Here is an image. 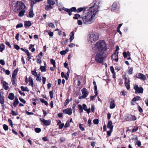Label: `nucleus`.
Returning <instances> with one entry per match:
<instances>
[{
	"label": "nucleus",
	"instance_id": "obj_18",
	"mask_svg": "<svg viewBox=\"0 0 148 148\" xmlns=\"http://www.w3.org/2000/svg\"><path fill=\"white\" fill-rule=\"evenodd\" d=\"M130 78H129L127 80L125 81V85L128 90H129L130 88Z\"/></svg>",
	"mask_w": 148,
	"mask_h": 148
},
{
	"label": "nucleus",
	"instance_id": "obj_17",
	"mask_svg": "<svg viewBox=\"0 0 148 148\" xmlns=\"http://www.w3.org/2000/svg\"><path fill=\"white\" fill-rule=\"evenodd\" d=\"M119 7V3L116 2H114L112 6V10H114L117 9Z\"/></svg>",
	"mask_w": 148,
	"mask_h": 148
},
{
	"label": "nucleus",
	"instance_id": "obj_24",
	"mask_svg": "<svg viewBox=\"0 0 148 148\" xmlns=\"http://www.w3.org/2000/svg\"><path fill=\"white\" fill-rule=\"evenodd\" d=\"M45 10L47 11H48L49 10L52 9L54 7V6H52L51 5H45Z\"/></svg>",
	"mask_w": 148,
	"mask_h": 148
},
{
	"label": "nucleus",
	"instance_id": "obj_52",
	"mask_svg": "<svg viewBox=\"0 0 148 148\" xmlns=\"http://www.w3.org/2000/svg\"><path fill=\"white\" fill-rule=\"evenodd\" d=\"M93 122L95 124H97L99 123V120L98 119H95L93 120Z\"/></svg>",
	"mask_w": 148,
	"mask_h": 148
},
{
	"label": "nucleus",
	"instance_id": "obj_35",
	"mask_svg": "<svg viewBox=\"0 0 148 148\" xmlns=\"http://www.w3.org/2000/svg\"><path fill=\"white\" fill-rule=\"evenodd\" d=\"M40 1V0H31V4L34 5L36 3L39 2Z\"/></svg>",
	"mask_w": 148,
	"mask_h": 148
},
{
	"label": "nucleus",
	"instance_id": "obj_1",
	"mask_svg": "<svg viewBox=\"0 0 148 148\" xmlns=\"http://www.w3.org/2000/svg\"><path fill=\"white\" fill-rule=\"evenodd\" d=\"M98 11L97 10H96L90 7L86 16L82 17V19L84 23L88 24L92 23L93 20L95 19V15Z\"/></svg>",
	"mask_w": 148,
	"mask_h": 148
},
{
	"label": "nucleus",
	"instance_id": "obj_61",
	"mask_svg": "<svg viewBox=\"0 0 148 148\" xmlns=\"http://www.w3.org/2000/svg\"><path fill=\"white\" fill-rule=\"evenodd\" d=\"M70 126V124L69 123V121L66 122V123L64 125V127L65 128L68 127Z\"/></svg>",
	"mask_w": 148,
	"mask_h": 148
},
{
	"label": "nucleus",
	"instance_id": "obj_43",
	"mask_svg": "<svg viewBox=\"0 0 148 148\" xmlns=\"http://www.w3.org/2000/svg\"><path fill=\"white\" fill-rule=\"evenodd\" d=\"M36 77V80L37 81H39L40 82H41V79L40 77V74H39L38 75H37Z\"/></svg>",
	"mask_w": 148,
	"mask_h": 148
},
{
	"label": "nucleus",
	"instance_id": "obj_15",
	"mask_svg": "<svg viewBox=\"0 0 148 148\" xmlns=\"http://www.w3.org/2000/svg\"><path fill=\"white\" fill-rule=\"evenodd\" d=\"M4 102V97L3 96V93L1 92L0 93V103L2 104V106L3 107Z\"/></svg>",
	"mask_w": 148,
	"mask_h": 148
},
{
	"label": "nucleus",
	"instance_id": "obj_42",
	"mask_svg": "<svg viewBox=\"0 0 148 148\" xmlns=\"http://www.w3.org/2000/svg\"><path fill=\"white\" fill-rule=\"evenodd\" d=\"M36 70L35 69H34V71H31V73L33 75H34L35 76H36L37 75H38V74H37V72L36 71Z\"/></svg>",
	"mask_w": 148,
	"mask_h": 148
},
{
	"label": "nucleus",
	"instance_id": "obj_58",
	"mask_svg": "<svg viewBox=\"0 0 148 148\" xmlns=\"http://www.w3.org/2000/svg\"><path fill=\"white\" fill-rule=\"evenodd\" d=\"M138 110L140 112L142 113L143 112V110L142 108L140 106H138Z\"/></svg>",
	"mask_w": 148,
	"mask_h": 148
},
{
	"label": "nucleus",
	"instance_id": "obj_5",
	"mask_svg": "<svg viewBox=\"0 0 148 148\" xmlns=\"http://www.w3.org/2000/svg\"><path fill=\"white\" fill-rule=\"evenodd\" d=\"M93 4L90 7L94 9L95 10H97L99 11L98 9L99 8V4L100 2V0H93Z\"/></svg>",
	"mask_w": 148,
	"mask_h": 148
},
{
	"label": "nucleus",
	"instance_id": "obj_32",
	"mask_svg": "<svg viewBox=\"0 0 148 148\" xmlns=\"http://www.w3.org/2000/svg\"><path fill=\"white\" fill-rule=\"evenodd\" d=\"M21 88L23 91L28 92L29 90L28 89V88L27 86L24 87V86H22L21 87Z\"/></svg>",
	"mask_w": 148,
	"mask_h": 148
},
{
	"label": "nucleus",
	"instance_id": "obj_25",
	"mask_svg": "<svg viewBox=\"0 0 148 148\" xmlns=\"http://www.w3.org/2000/svg\"><path fill=\"white\" fill-rule=\"evenodd\" d=\"M47 3L52 6L55 4V2L53 0H47Z\"/></svg>",
	"mask_w": 148,
	"mask_h": 148
},
{
	"label": "nucleus",
	"instance_id": "obj_6",
	"mask_svg": "<svg viewBox=\"0 0 148 148\" xmlns=\"http://www.w3.org/2000/svg\"><path fill=\"white\" fill-rule=\"evenodd\" d=\"M99 38V36L97 34H90L89 38V40L91 43L96 41Z\"/></svg>",
	"mask_w": 148,
	"mask_h": 148
},
{
	"label": "nucleus",
	"instance_id": "obj_22",
	"mask_svg": "<svg viewBox=\"0 0 148 148\" xmlns=\"http://www.w3.org/2000/svg\"><path fill=\"white\" fill-rule=\"evenodd\" d=\"M74 31H72L70 34V42H71L72 40L74 39Z\"/></svg>",
	"mask_w": 148,
	"mask_h": 148
},
{
	"label": "nucleus",
	"instance_id": "obj_13",
	"mask_svg": "<svg viewBox=\"0 0 148 148\" xmlns=\"http://www.w3.org/2000/svg\"><path fill=\"white\" fill-rule=\"evenodd\" d=\"M63 112L64 114H67L69 115H70L72 113V110L71 108H67L63 110Z\"/></svg>",
	"mask_w": 148,
	"mask_h": 148
},
{
	"label": "nucleus",
	"instance_id": "obj_8",
	"mask_svg": "<svg viewBox=\"0 0 148 148\" xmlns=\"http://www.w3.org/2000/svg\"><path fill=\"white\" fill-rule=\"evenodd\" d=\"M134 89L135 90V93L136 94L143 93V89L142 87H139L138 85L135 84L134 86Z\"/></svg>",
	"mask_w": 148,
	"mask_h": 148
},
{
	"label": "nucleus",
	"instance_id": "obj_53",
	"mask_svg": "<svg viewBox=\"0 0 148 148\" xmlns=\"http://www.w3.org/2000/svg\"><path fill=\"white\" fill-rule=\"evenodd\" d=\"M41 59V58L40 57H38L37 60V63H39V64H41L42 62Z\"/></svg>",
	"mask_w": 148,
	"mask_h": 148
},
{
	"label": "nucleus",
	"instance_id": "obj_44",
	"mask_svg": "<svg viewBox=\"0 0 148 148\" xmlns=\"http://www.w3.org/2000/svg\"><path fill=\"white\" fill-rule=\"evenodd\" d=\"M3 128L5 131H6L8 130V127L7 125L4 124L3 125Z\"/></svg>",
	"mask_w": 148,
	"mask_h": 148
},
{
	"label": "nucleus",
	"instance_id": "obj_47",
	"mask_svg": "<svg viewBox=\"0 0 148 148\" xmlns=\"http://www.w3.org/2000/svg\"><path fill=\"white\" fill-rule=\"evenodd\" d=\"M23 26V24L22 23H20L19 24H18L16 26V28H18L22 27Z\"/></svg>",
	"mask_w": 148,
	"mask_h": 148
},
{
	"label": "nucleus",
	"instance_id": "obj_11",
	"mask_svg": "<svg viewBox=\"0 0 148 148\" xmlns=\"http://www.w3.org/2000/svg\"><path fill=\"white\" fill-rule=\"evenodd\" d=\"M1 83L3 85V87L5 90H7L9 88V86L7 85L8 84L5 81H4L3 79L1 80Z\"/></svg>",
	"mask_w": 148,
	"mask_h": 148
},
{
	"label": "nucleus",
	"instance_id": "obj_16",
	"mask_svg": "<svg viewBox=\"0 0 148 148\" xmlns=\"http://www.w3.org/2000/svg\"><path fill=\"white\" fill-rule=\"evenodd\" d=\"M40 120L45 125H49L51 124V121L50 120H46L43 118H41Z\"/></svg>",
	"mask_w": 148,
	"mask_h": 148
},
{
	"label": "nucleus",
	"instance_id": "obj_9",
	"mask_svg": "<svg viewBox=\"0 0 148 148\" xmlns=\"http://www.w3.org/2000/svg\"><path fill=\"white\" fill-rule=\"evenodd\" d=\"M136 76L137 78L140 79L143 81H145L146 79V76L141 73H137L136 74Z\"/></svg>",
	"mask_w": 148,
	"mask_h": 148
},
{
	"label": "nucleus",
	"instance_id": "obj_55",
	"mask_svg": "<svg viewBox=\"0 0 148 148\" xmlns=\"http://www.w3.org/2000/svg\"><path fill=\"white\" fill-rule=\"evenodd\" d=\"M112 131L113 130H111V129H110L109 131H107V134L108 135V136H110L111 133L112 132Z\"/></svg>",
	"mask_w": 148,
	"mask_h": 148
},
{
	"label": "nucleus",
	"instance_id": "obj_45",
	"mask_svg": "<svg viewBox=\"0 0 148 148\" xmlns=\"http://www.w3.org/2000/svg\"><path fill=\"white\" fill-rule=\"evenodd\" d=\"M41 129L39 128H36L35 129V131L36 133H40L41 131Z\"/></svg>",
	"mask_w": 148,
	"mask_h": 148
},
{
	"label": "nucleus",
	"instance_id": "obj_62",
	"mask_svg": "<svg viewBox=\"0 0 148 148\" xmlns=\"http://www.w3.org/2000/svg\"><path fill=\"white\" fill-rule=\"evenodd\" d=\"M11 114H12L13 116H15L17 115V114L13 110L11 111Z\"/></svg>",
	"mask_w": 148,
	"mask_h": 148
},
{
	"label": "nucleus",
	"instance_id": "obj_26",
	"mask_svg": "<svg viewBox=\"0 0 148 148\" xmlns=\"http://www.w3.org/2000/svg\"><path fill=\"white\" fill-rule=\"evenodd\" d=\"M19 101L17 98H15L13 103V105L14 107H16Z\"/></svg>",
	"mask_w": 148,
	"mask_h": 148
},
{
	"label": "nucleus",
	"instance_id": "obj_30",
	"mask_svg": "<svg viewBox=\"0 0 148 148\" xmlns=\"http://www.w3.org/2000/svg\"><path fill=\"white\" fill-rule=\"evenodd\" d=\"M72 100V98H71L70 99H67L64 103V106L65 107H66L67 104L69 103Z\"/></svg>",
	"mask_w": 148,
	"mask_h": 148
},
{
	"label": "nucleus",
	"instance_id": "obj_57",
	"mask_svg": "<svg viewBox=\"0 0 148 148\" xmlns=\"http://www.w3.org/2000/svg\"><path fill=\"white\" fill-rule=\"evenodd\" d=\"M110 69L112 73H115L114 68L113 66H111L110 67Z\"/></svg>",
	"mask_w": 148,
	"mask_h": 148
},
{
	"label": "nucleus",
	"instance_id": "obj_50",
	"mask_svg": "<svg viewBox=\"0 0 148 148\" xmlns=\"http://www.w3.org/2000/svg\"><path fill=\"white\" fill-rule=\"evenodd\" d=\"M19 100H20V101L21 102H22L24 104H25L26 103V101L25 100L23 99L22 98H21L20 97L19 98Z\"/></svg>",
	"mask_w": 148,
	"mask_h": 148
},
{
	"label": "nucleus",
	"instance_id": "obj_4",
	"mask_svg": "<svg viewBox=\"0 0 148 148\" xmlns=\"http://www.w3.org/2000/svg\"><path fill=\"white\" fill-rule=\"evenodd\" d=\"M14 8V11L16 12L21 10L25 9L26 6L24 3L22 1H18L16 2Z\"/></svg>",
	"mask_w": 148,
	"mask_h": 148
},
{
	"label": "nucleus",
	"instance_id": "obj_31",
	"mask_svg": "<svg viewBox=\"0 0 148 148\" xmlns=\"http://www.w3.org/2000/svg\"><path fill=\"white\" fill-rule=\"evenodd\" d=\"M119 52H117V55H114V56H113L114 58H113L112 57V59L113 60H114L115 61H116V62H117L118 61V53Z\"/></svg>",
	"mask_w": 148,
	"mask_h": 148
},
{
	"label": "nucleus",
	"instance_id": "obj_28",
	"mask_svg": "<svg viewBox=\"0 0 148 148\" xmlns=\"http://www.w3.org/2000/svg\"><path fill=\"white\" fill-rule=\"evenodd\" d=\"M18 70V68L16 69H14L12 73V76L16 77L17 75Z\"/></svg>",
	"mask_w": 148,
	"mask_h": 148
},
{
	"label": "nucleus",
	"instance_id": "obj_12",
	"mask_svg": "<svg viewBox=\"0 0 148 148\" xmlns=\"http://www.w3.org/2000/svg\"><path fill=\"white\" fill-rule=\"evenodd\" d=\"M33 5H30L31 8L30 9L29 11V15L27 16L30 18H32L34 15V14L33 13Z\"/></svg>",
	"mask_w": 148,
	"mask_h": 148
},
{
	"label": "nucleus",
	"instance_id": "obj_38",
	"mask_svg": "<svg viewBox=\"0 0 148 148\" xmlns=\"http://www.w3.org/2000/svg\"><path fill=\"white\" fill-rule=\"evenodd\" d=\"M40 69L41 71L45 72L46 71V67L45 66H40Z\"/></svg>",
	"mask_w": 148,
	"mask_h": 148
},
{
	"label": "nucleus",
	"instance_id": "obj_2",
	"mask_svg": "<svg viewBox=\"0 0 148 148\" xmlns=\"http://www.w3.org/2000/svg\"><path fill=\"white\" fill-rule=\"evenodd\" d=\"M107 47L105 42L100 40L96 43L95 46L92 48L93 51L96 52H104L106 51Z\"/></svg>",
	"mask_w": 148,
	"mask_h": 148
},
{
	"label": "nucleus",
	"instance_id": "obj_60",
	"mask_svg": "<svg viewBox=\"0 0 148 148\" xmlns=\"http://www.w3.org/2000/svg\"><path fill=\"white\" fill-rule=\"evenodd\" d=\"M60 53L61 55H64L66 53V50L62 51H61Z\"/></svg>",
	"mask_w": 148,
	"mask_h": 148
},
{
	"label": "nucleus",
	"instance_id": "obj_46",
	"mask_svg": "<svg viewBox=\"0 0 148 148\" xmlns=\"http://www.w3.org/2000/svg\"><path fill=\"white\" fill-rule=\"evenodd\" d=\"M138 129V127L137 126H135L133 129L132 132H136Z\"/></svg>",
	"mask_w": 148,
	"mask_h": 148
},
{
	"label": "nucleus",
	"instance_id": "obj_56",
	"mask_svg": "<svg viewBox=\"0 0 148 148\" xmlns=\"http://www.w3.org/2000/svg\"><path fill=\"white\" fill-rule=\"evenodd\" d=\"M8 121L9 122V123L10 124V125L12 127L13 126V123H12V120L10 119H9L8 120Z\"/></svg>",
	"mask_w": 148,
	"mask_h": 148
},
{
	"label": "nucleus",
	"instance_id": "obj_34",
	"mask_svg": "<svg viewBox=\"0 0 148 148\" xmlns=\"http://www.w3.org/2000/svg\"><path fill=\"white\" fill-rule=\"evenodd\" d=\"M5 47L3 43H2L0 45V52H2L4 49Z\"/></svg>",
	"mask_w": 148,
	"mask_h": 148
},
{
	"label": "nucleus",
	"instance_id": "obj_63",
	"mask_svg": "<svg viewBox=\"0 0 148 148\" xmlns=\"http://www.w3.org/2000/svg\"><path fill=\"white\" fill-rule=\"evenodd\" d=\"M49 27H52V28H55V26H54V24L53 23H50L49 24Z\"/></svg>",
	"mask_w": 148,
	"mask_h": 148
},
{
	"label": "nucleus",
	"instance_id": "obj_23",
	"mask_svg": "<svg viewBox=\"0 0 148 148\" xmlns=\"http://www.w3.org/2000/svg\"><path fill=\"white\" fill-rule=\"evenodd\" d=\"M16 77L12 76L11 79V81L12 84L16 86Z\"/></svg>",
	"mask_w": 148,
	"mask_h": 148
},
{
	"label": "nucleus",
	"instance_id": "obj_49",
	"mask_svg": "<svg viewBox=\"0 0 148 148\" xmlns=\"http://www.w3.org/2000/svg\"><path fill=\"white\" fill-rule=\"evenodd\" d=\"M136 145H137L138 147H140L141 145V143L140 141L137 140L136 143Z\"/></svg>",
	"mask_w": 148,
	"mask_h": 148
},
{
	"label": "nucleus",
	"instance_id": "obj_41",
	"mask_svg": "<svg viewBox=\"0 0 148 148\" xmlns=\"http://www.w3.org/2000/svg\"><path fill=\"white\" fill-rule=\"evenodd\" d=\"M84 9L85 8H78L77 10L76 9V12H77L78 13L80 12L83 11Z\"/></svg>",
	"mask_w": 148,
	"mask_h": 148
},
{
	"label": "nucleus",
	"instance_id": "obj_21",
	"mask_svg": "<svg viewBox=\"0 0 148 148\" xmlns=\"http://www.w3.org/2000/svg\"><path fill=\"white\" fill-rule=\"evenodd\" d=\"M28 81L29 82V85H30L32 87H33L34 86V84L33 82V79L30 76L28 78Z\"/></svg>",
	"mask_w": 148,
	"mask_h": 148
},
{
	"label": "nucleus",
	"instance_id": "obj_27",
	"mask_svg": "<svg viewBox=\"0 0 148 148\" xmlns=\"http://www.w3.org/2000/svg\"><path fill=\"white\" fill-rule=\"evenodd\" d=\"M14 98V94L12 93H10L8 96V98L10 100H12Z\"/></svg>",
	"mask_w": 148,
	"mask_h": 148
},
{
	"label": "nucleus",
	"instance_id": "obj_64",
	"mask_svg": "<svg viewBox=\"0 0 148 148\" xmlns=\"http://www.w3.org/2000/svg\"><path fill=\"white\" fill-rule=\"evenodd\" d=\"M14 47L16 50H18L20 48L17 45H14Z\"/></svg>",
	"mask_w": 148,
	"mask_h": 148
},
{
	"label": "nucleus",
	"instance_id": "obj_54",
	"mask_svg": "<svg viewBox=\"0 0 148 148\" xmlns=\"http://www.w3.org/2000/svg\"><path fill=\"white\" fill-rule=\"evenodd\" d=\"M79 126L80 130L82 131L85 130L84 128L82 127V124H79Z\"/></svg>",
	"mask_w": 148,
	"mask_h": 148
},
{
	"label": "nucleus",
	"instance_id": "obj_20",
	"mask_svg": "<svg viewBox=\"0 0 148 148\" xmlns=\"http://www.w3.org/2000/svg\"><path fill=\"white\" fill-rule=\"evenodd\" d=\"M112 122L111 121H109L107 124V127L108 128H109L111 129V130H113V125H112Z\"/></svg>",
	"mask_w": 148,
	"mask_h": 148
},
{
	"label": "nucleus",
	"instance_id": "obj_39",
	"mask_svg": "<svg viewBox=\"0 0 148 148\" xmlns=\"http://www.w3.org/2000/svg\"><path fill=\"white\" fill-rule=\"evenodd\" d=\"M50 62L53 65L54 67H56V62L53 59H51Z\"/></svg>",
	"mask_w": 148,
	"mask_h": 148
},
{
	"label": "nucleus",
	"instance_id": "obj_48",
	"mask_svg": "<svg viewBox=\"0 0 148 148\" xmlns=\"http://www.w3.org/2000/svg\"><path fill=\"white\" fill-rule=\"evenodd\" d=\"M71 12H76V9L75 7H73L70 9Z\"/></svg>",
	"mask_w": 148,
	"mask_h": 148
},
{
	"label": "nucleus",
	"instance_id": "obj_10",
	"mask_svg": "<svg viewBox=\"0 0 148 148\" xmlns=\"http://www.w3.org/2000/svg\"><path fill=\"white\" fill-rule=\"evenodd\" d=\"M126 120L128 121H135L136 120V118L134 115L129 114L126 118Z\"/></svg>",
	"mask_w": 148,
	"mask_h": 148
},
{
	"label": "nucleus",
	"instance_id": "obj_59",
	"mask_svg": "<svg viewBox=\"0 0 148 148\" xmlns=\"http://www.w3.org/2000/svg\"><path fill=\"white\" fill-rule=\"evenodd\" d=\"M65 140V138L63 137H61L60 139V141L61 142H63Z\"/></svg>",
	"mask_w": 148,
	"mask_h": 148
},
{
	"label": "nucleus",
	"instance_id": "obj_29",
	"mask_svg": "<svg viewBox=\"0 0 148 148\" xmlns=\"http://www.w3.org/2000/svg\"><path fill=\"white\" fill-rule=\"evenodd\" d=\"M25 12V10L24 9L23 10H21L19 12L18 16L20 17H22L24 15Z\"/></svg>",
	"mask_w": 148,
	"mask_h": 148
},
{
	"label": "nucleus",
	"instance_id": "obj_7",
	"mask_svg": "<svg viewBox=\"0 0 148 148\" xmlns=\"http://www.w3.org/2000/svg\"><path fill=\"white\" fill-rule=\"evenodd\" d=\"M82 95V96H80L79 97V99H82L85 98L88 95L89 92H88L87 89L86 88H84L81 90Z\"/></svg>",
	"mask_w": 148,
	"mask_h": 148
},
{
	"label": "nucleus",
	"instance_id": "obj_33",
	"mask_svg": "<svg viewBox=\"0 0 148 148\" xmlns=\"http://www.w3.org/2000/svg\"><path fill=\"white\" fill-rule=\"evenodd\" d=\"M141 98L139 96H136L132 99V101H136L140 100Z\"/></svg>",
	"mask_w": 148,
	"mask_h": 148
},
{
	"label": "nucleus",
	"instance_id": "obj_51",
	"mask_svg": "<svg viewBox=\"0 0 148 148\" xmlns=\"http://www.w3.org/2000/svg\"><path fill=\"white\" fill-rule=\"evenodd\" d=\"M129 68L128 73L129 74H131L132 73L133 68L132 67H131L130 68H129Z\"/></svg>",
	"mask_w": 148,
	"mask_h": 148
},
{
	"label": "nucleus",
	"instance_id": "obj_40",
	"mask_svg": "<svg viewBox=\"0 0 148 148\" xmlns=\"http://www.w3.org/2000/svg\"><path fill=\"white\" fill-rule=\"evenodd\" d=\"M46 32L48 33L49 35L51 37H52L53 35V32H51L50 30H47Z\"/></svg>",
	"mask_w": 148,
	"mask_h": 148
},
{
	"label": "nucleus",
	"instance_id": "obj_3",
	"mask_svg": "<svg viewBox=\"0 0 148 148\" xmlns=\"http://www.w3.org/2000/svg\"><path fill=\"white\" fill-rule=\"evenodd\" d=\"M96 54L95 57V61L97 63H103L106 59L107 55L105 52H96Z\"/></svg>",
	"mask_w": 148,
	"mask_h": 148
},
{
	"label": "nucleus",
	"instance_id": "obj_14",
	"mask_svg": "<svg viewBox=\"0 0 148 148\" xmlns=\"http://www.w3.org/2000/svg\"><path fill=\"white\" fill-rule=\"evenodd\" d=\"M115 102L114 99H110V109H112L115 107Z\"/></svg>",
	"mask_w": 148,
	"mask_h": 148
},
{
	"label": "nucleus",
	"instance_id": "obj_19",
	"mask_svg": "<svg viewBox=\"0 0 148 148\" xmlns=\"http://www.w3.org/2000/svg\"><path fill=\"white\" fill-rule=\"evenodd\" d=\"M32 23L29 21H25L24 22V26L25 28H27L31 26Z\"/></svg>",
	"mask_w": 148,
	"mask_h": 148
},
{
	"label": "nucleus",
	"instance_id": "obj_36",
	"mask_svg": "<svg viewBox=\"0 0 148 148\" xmlns=\"http://www.w3.org/2000/svg\"><path fill=\"white\" fill-rule=\"evenodd\" d=\"M80 15L78 14H75L74 16L73 17V19H77L79 18H80Z\"/></svg>",
	"mask_w": 148,
	"mask_h": 148
},
{
	"label": "nucleus",
	"instance_id": "obj_37",
	"mask_svg": "<svg viewBox=\"0 0 148 148\" xmlns=\"http://www.w3.org/2000/svg\"><path fill=\"white\" fill-rule=\"evenodd\" d=\"M78 108L80 112V113H82L83 112V108L81 105L80 104L78 105Z\"/></svg>",
	"mask_w": 148,
	"mask_h": 148
}]
</instances>
